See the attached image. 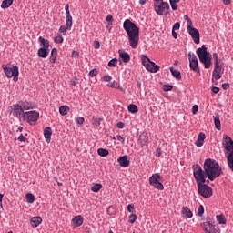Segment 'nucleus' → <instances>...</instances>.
I'll list each match as a JSON object with an SVG mask.
<instances>
[{
	"label": "nucleus",
	"mask_w": 233,
	"mask_h": 233,
	"mask_svg": "<svg viewBox=\"0 0 233 233\" xmlns=\"http://www.w3.org/2000/svg\"><path fill=\"white\" fill-rule=\"evenodd\" d=\"M137 219V215H136V214H131V215L129 216L128 222L131 223V224H133V223H136Z\"/></svg>",
	"instance_id": "nucleus-43"
},
{
	"label": "nucleus",
	"mask_w": 233,
	"mask_h": 233,
	"mask_svg": "<svg viewBox=\"0 0 233 233\" xmlns=\"http://www.w3.org/2000/svg\"><path fill=\"white\" fill-rule=\"evenodd\" d=\"M19 106H21V108H23V110H32V108H34V104H32V102H28L26 100L25 101H20Z\"/></svg>",
	"instance_id": "nucleus-18"
},
{
	"label": "nucleus",
	"mask_w": 233,
	"mask_h": 233,
	"mask_svg": "<svg viewBox=\"0 0 233 233\" xmlns=\"http://www.w3.org/2000/svg\"><path fill=\"white\" fill-rule=\"evenodd\" d=\"M18 141H20L21 143H25L26 141V137H25V136L23 134H21L19 137H18Z\"/></svg>",
	"instance_id": "nucleus-56"
},
{
	"label": "nucleus",
	"mask_w": 233,
	"mask_h": 233,
	"mask_svg": "<svg viewBox=\"0 0 233 233\" xmlns=\"http://www.w3.org/2000/svg\"><path fill=\"white\" fill-rule=\"evenodd\" d=\"M4 68V72L6 77H13V81L17 82L19 81V67L17 66H14L13 67H8L5 65L2 66Z\"/></svg>",
	"instance_id": "nucleus-7"
},
{
	"label": "nucleus",
	"mask_w": 233,
	"mask_h": 233,
	"mask_svg": "<svg viewBox=\"0 0 233 233\" xmlns=\"http://www.w3.org/2000/svg\"><path fill=\"white\" fill-rule=\"evenodd\" d=\"M187 32L189 35H191L194 43H196V45H199V31L192 25H189L187 27Z\"/></svg>",
	"instance_id": "nucleus-13"
},
{
	"label": "nucleus",
	"mask_w": 233,
	"mask_h": 233,
	"mask_svg": "<svg viewBox=\"0 0 233 233\" xmlns=\"http://www.w3.org/2000/svg\"><path fill=\"white\" fill-rule=\"evenodd\" d=\"M222 145L225 150H227L228 155L229 152H233V141H232V138L228 137V135H224Z\"/></svg>",
	"instance_id": "nucleus-12"
},
{
	"label": "nucleus",
	"mask_w": 233,
	"mask_h": 233,
	"mask_svg": "<svg viewBox=\"0 0 233 233\" xmlns=\"http://www.w3.org/2000/svg\"><path fill=\"white\" fill-rule=\"evenodd\" d=\"M68 112H70V107L67 106H61L59 107V113L61 114V116H66V114H68Z\"/></svg>",
	"instance_id": "nucleus-31"
},
{
	"label": "nucleus",
	"mask_w": 233,
	"mask_h": 233,
	"mask_svg": "<svg viewBox=\"0 0 233 233\" xmlns=\"http://www.w3.org/2000/svg\"><path fill=\"white\" fill-rule=\"evenodd\" d=\"M198 110H199V106L198 105H194L192 107V114H198Z\"/></svg>",
	"instance_id": "nucleus-55"
},
{
	"label": "nucleus",
	"mask_w": 233,
	"mask_h": 233,
	"mask_svg": "<svg viewBox=\"0 0 233 233\" xmlns=\"http://www.w3.org/2000/svg\"><path fill=\"white\" fill-rule=\"evenodd\" d=\"M56 57H57V48H53L51 51L50 58H49L50 63H56Z\"/></svg>",
	"instance_id": "nucleus-30"
},
{
	"label": "nucleus",
	"mask_w": 233,
	"mask_h": 233,
	"mask_svg": "<svg viewBox=\"0 0 233 233\" xmlns=\"http://www.w3.org/2000/svg\"><path fill=\"white\" fill-rule=\"evenodd\" d=\"M117 141H120L122 145H125V137H121V135L116 136Z\"/></svg>",
	"instance_id": "nucleus-57"
},
{
	"label": "nucleus",
	"mask_w": 233,
	"mask_h": 233,
	"mask_svg": "<svg viewBox=\"0 0 233 233\" xmlns=\"http://www.w3.org/2000/svg\"><path fill=\"white\" fill-rule=\"evenodd\" d=\"M97 154H98V156H101V157H106V156H108L109 152L107 149L99 148L97 150Z\"/></svg>",
	"instance_id": "nucleus-36"
},
{
	"label": "nucleus",
	"mask_w": 233,
	"mask_h": 233,
	"mask_svg": "<svg viewBox=\"0 0 233 233\" xmlns=\"http://www.w3.org/2000/svg\"><path fill=\"white\" fill-rule=\"evenodd\" d=\"M179 28H181V24L179 22H177L174 24L172 30L176 31V30H179Z\"/></svg>",
	"instance_id": "nucleus-50"
},
{
	"label": "nucleus",
	"mask_w": 233,
	"mask_h": 233,
	"mask_svg": "<svg viewBox=\"0 0 233 233\" xmlns=\"http://www.w3.org/2000/svg\"><path fill=\"white\" fill-rule=\"evenodd\" d=\"M55 43L61 45L65 39L63 38V35H59L54 38Z\"/></svg>",
	"instance_id": "nucleus-42"
},
{
	"label": "nucleus",
	"mask_w": 233,
	"mask_h": 233,
	"mask_svg": "<svg viewBox=\"0 0 233 233\" xmlns=\"http://www.w3.org/2000/svg\"><path fill=\"white\" fill-rule=\"evenodd\" d=\"M31 227H34L35 228H37L40 223H43V218L41 217H33L31 218Z\"/></svg>",
	"instance_id": "nucleus-21"
},
{
	"label": "nucleus",
	"mask_w": 233,
	"mask_h": 233,
	"mask_svg": "<svg viewBox=\"0 0 233 233\" xmlns=\"http://www.w3.org/2000/svg\"><path fill=\"white\" fill-rule=\"evenodd\" d=\"M197 56H198L200 63H203L204 68H210L212 66V55L207 51V46L202 45L197 49Z\"/></svg>",
	"instance_id": "nucleus-3"
},
{
	"label": "nucleus",
	"mask_w": 233,
	"mask_h": 233,
	"mask_svg": "<svg viewBox=\"0 0 233 233\" xmlns=\"http://www.w3.org/2000/svg\"><path fill=\"white\" fill-rule=\"evenodd\" d=\"M127 212H130L131 214H134V212H136V208H134V205L129 204L127 206Z\"/></svg>",
	"instance_id": "nucleus-48"
},
{
	"label": "nucleus",
	"mask_w": 233,
	"mask_h": 233,
	"mask_svg": "<svg viewBox=\"0 0 233 233\" xmlns=\"http://www.w3.org/2000/svg\"><path fill=\"white\" fill-rule=\"evenodd\" d=\"M14 3V0H4L1 4V8H3V10H6V8H10V6H12Z\"/></svg>",
	"instance_id": "nucleus-28"
},
{
	"label": "nucleus",
	"mask_w": 233,
	"mask_h": 233,
	"mask_svg": "<svg viewBox=\"0 0 233 233\" xmlns=\"http://www.w3.org/2000/svg\"><path fill=\"white\" fill-rule=\"evenodd\" d=\"M66 15H70V5L67 4L65 6Z\"/></svg>",
	"instance_id": "nucleus-60"
},
{
	"label": "nucleus",
	"mask_w": 233,
	"mask_h": 233,
	"mask_svg": "<svg viewBox=\"0 0 233 233\" xmlns=\"http://www.w3.org/2000/svg\"><path fill=\"white\" fill-rule=\"evenodd\" d=\"M66 30H68V29L64 25H61L60 28H59L60 34H63L64 35H66Z\"/></svg>",
	"instance_id": "nucleus-53"
},
{
	"label": "nucleus",
	"mask_w": 233,
	"mask_h": 233,
	"mask_svg": "<svg viewBox=\"0 0 233 233\" xmlns=\"http://www.w3.org/2000/svg\"><path fill=\"white\" fill-rule=\"evenodd\" d=\"M38 57H42V59H46L48 57V54H50V49L40 47L38 49Z\"/></svg>",
	"instance_id": "nucleus-19"
},
{
	"label": "nucleus",
	"mask_w": 233,
	"mask_h": 233,
	"mask_svg": "<svg viewBox=\"0 0 233 233\" xmlns=\"http://www.w3.org/2000/svg\"><path fill=\"white\" fill-rule=\"evenodd\" d=\"M71 56H72V57L77 58V57H79V52L73 51Z\"/></svg>",
	"instance_id": "nucleus-64"
},
{
	"label": "nucleus",
	"mask_w": 233,
	"mask_h": 233,
	"mask_svg": "<svg viewBox=\"0 0 233 233\" xmlns=\"http://www.w3.org/2000/svg\"><path fill=\"white\" fill-rule=\"evenodd\" d=\"M40 45L42 46V48H46L47 50H50V41H48L47 39L43 38L42 36H40L38 38Z\"/></svg>",
	"instance_id": "nucleus-23"
},
{
	"label": "nucleus",
	"mask_w": 233,
	"mask_h": 233,
	"mask_svg": "<svg viewBox=\"0 0 233 233\" xmlns=\"http://www.w3.org/2000/svg\"><path fill=\"white\" fill-rule=\"evenodd\" d=\"M89 76L91 77H96L97 76V69H92L91 71H89Z\"/></svg>",
	"instance_id": "nucleus-52"
},
{
	"label": "nucleus",
	"mask_w": 233,
	"mask_h": 233,
	"mask_svg": "<svg viewBox=\"0 0 233 233\" xmlns=\"http://www.w3.org/2000/svg\"><path fill=\"white\" fill-rule=\"evenodd\" d=\"M211 90L213 94H219V87L218 86H213Z\"/></svg>",
	"instance_id": "nucleus-62"
},
{
	"label": "nucleus",
	"mask_w": 233,
	"mask_h": 233,
	"mask_svg": "<svg viewBox=\"0 0 233 233\" xmlns=\"http://www.w3.org/2000/svg\"><path fill=\"white\" fill-rule=\"evenodd\" d=\"M203 214H205V208L203 207V205H200L198 208V216L199 218H203Z\"/></svg>",
	"instance_id": "nucleus-41"
},
{
	"label": "nucleus",
	"mask_w": 233,
	"mask_h": 233,
	"mask_svg": "<svg viewBox=\"0 0 233 233\" xmlns=\"http://www.w3.org/2000/svg\"><path fill=\"white\" fill-rule=\"evenodd\" d=\"M76 123L78 125H83V123H85V117H83V116L76 117Z\"/></svg>",
	"instance_id": "nucleus-51"
},
{
	"label": "nucleus",
	"mask_w": 233,
	"mask_h": 233,
	"mask_svg": "<svg viewBox=\"0 0 233 233\" xmlns=\"http://www.w3.org/2000/svg\"><path fill=\"white\" fill-rule=\"evenodd\" d=\"M170 72L173 77H175L178 81H181L182 77H181V72H179V70L174 69V67H170Z\"/></svg>",
	"instance_id": "nucleus-27"
},
{
	"label": "nucleus",
	"mask_w": 233,
	"mask_h": 233,
	"mask_svg": "<svg viewBox=\"0 0 233 233\" xmlns=\"http://www.w3.org/2000/svg\"><path fill=\"white\" fill-rule=\"evenodd\" d=\"M102 80L105 82V83H110V81H112V76H104L102 77Z\"/></svg>",
	"instance_id": "nucleus-49"
},
{
	"label": "nucleus",
	"mask_w": 233,
	"mask_h": 233,
	"mask_svg": "<svg viewBox=\"0 0 233 233\" xmlns=\"http://www.w3.org/2000/svg\"><path fill=\"white\" fill-rule=\"evenodd\" d=\"M181 0H169L172 10H177V3Z\"/></svg>",
	"instance_id": "nucleus-40"
},
{
	"label": "nucleus",
	"mask_w": 233,
	"mask_h": 233,
	"mask_svg": "<svg viewBox=\"0 0 233 233\" xmlns=\"http://www.w3.org/2000/svg\"><path fill=\"white\" fill-rule=\"evenodd\" d=\"M141 61L142 65L148 70V72H151L152 74L159 72V65L151 61L146 55H142Z\"/></svg>",
	"instance_id": "nucleus-5"
},
{
	"label": "nucleus",
	"mask_w": 233,
	"mask_h": 233,
	"mask_svg": "<svg viewBox=\"0 0 233 233\" xmlns=\"http://www.w3.org/2000/svg\"><path fill=\"white\" fill-rule=\"evenodd\" d=\"M154 9L158 15H167L168 10H170V5L167 2H162L160 4H154Z\"/></svg>",
	"instance_id": "nucleus-8"
},
{
	"label": "nucleus",
	"mask_w": 233,
	"mask_h": 233,
	"mask_svg": "<svg viewBox=\"0 0 233 233\" xmlns=\"http://www.w3.org/2000/svg\"><path fill=\"white\" fill-rule=\"evenodd\" d=\"M188 59H189V67L193 72H197V74H201L199 71V64L198 63V56L193 52L188 53Z\"/></svg>",
	"instance_id": "nucleus-11"
},
{
	"label": "nucleus",
	"mask_w": 233,
	"mask_h": 233,
	"mask_svg": "<svg viewBox=\"0 0 233 233\" xmlns=\"http://www.w3.org/2000/svg\"><path fill=\"white\" fill-rule=\"evenodd\" d=\"M214 123L217 130H221V120L219 119V116L214 117Z\"/></svg>",
	"instance_id": "nucleus-35"
},
{
	"label": "nucleus",
	"mask_w": 233,
	"mask_h": 233,
	"mask_svg": "<svg viewBox=\"0 0 233 233\" xmlns=\"http://www.w3.org/2000/svg\"><path fill=\"white\" fill-rule=\"evenodd\" d=\"M106 21L107 23H113V21H114V16H112V15H107Z\"/></svg>",
	"instance_id": "nucleus-58"
},
{
	"label": "nucleus",
	"mask_w": 233,
	"mask_h": 233,
	"mask_svg": "<svg viewBox=\"0 0 233 233\" xmlns=\"http://www.w3.org/2000/svg\"><path fill=\"white\" fill-rule=\"evenodd\" d=\"M206 233H218L216 229V225L210 223V221H206L202 225Z\"/></svg>",
	"instance_id": "nucleus-15"
},
{
	"label": "nucleus",
	"mask_w": 233,
	"mask_h": 233,
	"mask_svg": "<svg viewBox=\"0 0 233 233\" xmlns=\"http://www.w3.org/2000/svg\"><path fill=\"white\" fill-rule=\"evenodd\" d=\"M123 28L128 36V42L131 48H137L139 45V27L130 19H126L123 24Z\"/></svg>",
	"instance_id": "nucleus-1"
},
{
	"label": "nucleus",
	"mask_w": 233,
	"mask_h": 233,
	"mask_svg": "<svg viewBox=\"0 0 233 233\" xmlns=\"http://www.w3.org/2000/svg\"><path fill=\"white\" fill-rule=\"evenodd\" d=\"M27 203H34L35 201V197L32 193H27L25 196Z\"/></svg>",
	"instance_id": "nucleus-37"
},
{
	"label": "nucleus",
	"mask_w": 233,
	"mask_h": 233,
	"mask_svg": "<svg viewBox=\"0 0 233 233\" xmlns=\"http://www.w3.org/2000/svg\"><path fill=\"white\" fill-rule=\"evenodd\" d=\"M128 112H131V114H137V112H139V108H137V106H136L135 104H130L127 106Z\"/></svg>",
	"instance_id": "nucleus-33"
},
{
	"label": "nucleus",
	"mask_w": 233,
	"mask_h": 233,
	"mask_svg": "<svg viewBox=\"0 0 233 233\" xmlns=\"http://www.w3.org/2000/svg\"><path fill=\"white\" fill-rule=\"evenodd\" d=\"M116 127H117V128H125V123H123V122H118L117 124H116Z\"/></svg>",
	"instance_id": "nucleus-63"
},
{
	"label": "nucleus",
	"mask_w": 233,
	"mask_h": 233,
	"mask_svg": "<svg viewBox=\"0 0 233 233\" xmlns=\"http://www.w3.org/2000/svg\"><path fill=\"white\" fill-rule=\"evenodd\" d=\"M138 141L142 147H145V145L148 143V136H147V134L140 135Z\"/></svg>",
	"instance_id": "nucleus-29"
},
{
	"label": "nucleus",
	"mask_w": 233,
	"mask_h": 233,
	"mask_svg": "<svg viewBox=\"0 0 233 233\" xmlns=\"http://www.w3.org/2000/svg\"><path fill=\"white\" fill-rule=\"evenodd\" d=\"M66 15V26L67 30H72V15Z\"/></svg>",
	"instance_id": "nucleus-32"
},
{
	"label": "nucleus",
	"mask_w": 233,
	"mask_h": 233,
	"mask_svg": "<svg viewBox=\"0 0 233 233\" xmlns=\"http://www.w3.org/2000/svg\"><path fill=\"white\" fill-rule=\"evenodd\" d=\"M203 141L198 140V138L197 139V141L195 142L196 147H201L203 146Z\"/></svg>",
	"instance_id": "nucleus-61"
},
{
	"label": "nucleus",
	"mask_w": 233,
	"mask_h": 233,
	"mask_svg": "<svg viewBox=\"0 0 233 233\" xmlns=\"http://www.w3.org/2000/svg\"><path fill=\"white\" fill-rule=\"evenodd\" d=\"M44 137L46 139V143H50L52 139V127H46L44 129Z\"/></svg>",
	"instance_id": "nucleus-20"
},
{
	"label": "nucleus",
	"mask_w": 233,
	"mask_h": 233,
	"mask_svg": "<svg viewBox=\"0 0 233 233\" xmlns=\"http://www.w3.org/2000/svg\"><path fill=\"white\" fill-rule=\"evenodd\" d=\"M193 176L195 177V181H197V185L204 184L207 181V173L203 171V168H201L199 164L193 165Z\"/></svg>",
	"instance_id": "nucleus-4"
},
{
	"label": "nucleus",
	"mask_w": 233,
	"mask_h": 233,
	"mask_svg": "<svg viewBox=\"0 0 233 233\" xmlns=\"http://www.w3.org/2000/svg\"><path fill=\"white\" fill-rule=\"evenodd\" d=\"M198 187V194H200V196H202V198H212V194H213V190L212 187H210V186L207 185V184H199L197 185Z\"/></svg>",
	"instance_id": "nucleus-9"
},
{
	"label": "nucleus",
	"mask_w": 233,
	"mask_h": 233,
	"mask_svg": "<svg viewBox=\"0 0 233 233\" xmlns=\"http://www.w3.org/2000/svg\"><path fill=\"white\" fill-rule=\"evenodd\" d=\"M102 188H103V185H101V184H95L91 187V190H92V192H99V190H101Z\"/></svg>",
	"instance_id": "nucleus-38"
},
{
	"label": "nucleus",
	"mask_w": 233,
	"mask_h": 233,
	"mask_svg": "<svg viewBox=\"0 0 233 233\" xmlns=\"http://www.w3.org/2000/svg\"><path fill=\"white\" fill-rule=\"evenodd\" d=\"M213 58L215 60V66H214L213 72L221 74V70H223V67L221 66H219V55L218 53H213Z\"/></svg>",
	"instance_id": "nucleus-16"
},
{
	"label": "nucleus",
	"mask_w": 233,
	"mask_h": 233,
	"mask_svg": "<svg viewBox=\"0 0 233 233\" xmlns=\"http://www.w3.org/2000/svg\"><path fill=\"white\" fill-rule=\"evenodd\" d=\"M228 167L230 168L231 172H233V151L229 152L227 156Z\"/></svg>",
	"instance_id": "nucleus-24"
},
{
	"label": "nucleus",
	"mask_w": 233,
	"mask_h": 233,
	"mask_svg": "<svg viewBox=\"0 0 233 233\" xmlns=\"http://www.w3.org/2000/svg\"><path fill=\"white\" fill-rule=\"evenodd\" d=\"M117 161H118L120 167H123L124 168L130 167V160H128V156L120 157L117 159Z\"/></svg>",
	"instance_id": "nucleus-17"
},
{
	"label": "nucleus",
	"mask_w": 233,
	"mask_h": 233,
	"mask_svg": "<svg viewBox=\"0 0 233 233\" xmlns=\"http://www.w3.org/2000/svg\"><path fill=\"white\" fill-rule=\"evenodd\" d=\"M217 221L219 225H227V219L223 215H217Z\"/></svg>",
	"instance_id": "nucleus-34"
},
{
	"label": "nucleus",
	"mask_w": 233,
	"mask_h": 233,
	"mask_svg": "<svg viewBox=\"0 0 233 233\" xmlns=\"http://www.w3.org/2000/svg\"><path fill=\"white\" fill-rule=\"evenodd\" d=\"M93 119H94L93 125H95L96 127H99V125H101V118L93 116Z\"/></svg>",
	"instance_id": "nucleus-46"
},
{
	"label": "nucleus",
	"mask_w": 233,
	"mask_h": 233,
	"mask_svg": "<svg viewBox=\"0 0 233 233\" xmlns=\"http://www.w3.org/2000/svg\"><path fill=\"white\" fill-rule=\"evenodd\" d=\"M205 138H206V136H205V133H203V132L199 133V135L198 136V141L205 142Z\"/></svg>",
	"instance_id": "nucleus-47"
},
{
	"label": "nucleus",
	"mask_w": 233,
	"mask_h": 233,
	"mask_svg": "<svg viewBox=\"0 0 233 233\" xmlns=\"http://www.w3.org/2000/svg\"><path fill=\"white\" fill-rule=\"evenodd\" d=\"M204 170L207 177L209 181H214L217 177H219L223 174V169L216 160L208 158L204 162Z\"/></svg>",
	"instance_id": "nucleus-2"
},
{
	"label": "nucleus",
	"mask_w": 233,
	"mask_h": 233,
	"mask_svg": "<svg viewBox=\"0 0 233 233\" xmlns=\"http://www.w3.org/2000/svg\"><path fill=\"white\" fill-rule=\"evenodd\" d=\"M184 19L185 21H187V26L188 28V26H192V20H190V17H188L187 15H184Z\"/></svg>",
	"instance_id": "nucleus-45"
},
{
	"label": "nucleus",
	"mask_w": 233,
	"mask_h": 233,
	"mask_svg": "<svg viewBox=\"0 0 233 233\" xmlns=\"http://www.w3.org/2000/svg\"><path fill=\"white\" fill-rule=\"evenodd\" d=\"M119 56L123 60V63H128L130 61V55L128 53L121 52V50H119Z\"/></svg>",
	"instance_id": "nucleus-25"
},
{
	"label": "nucleus",
	"mask_w": 233,
	"mask_h": 233,
	"mask_svg": "<svg viewBox=\"0 0 233 233\" xmlns=\"http://www.w3.org/2000/svg\"><path fill=\"white\" fill-rule=\"evenodd\" d=\"M117 85L118 83L113 81L111 84H108L107 86H109L110 88H116Z\"/></svg>",
	"instance_id": "nucleus-59"
},
{
	"label": "nucleus",
	"mask_w": 233,
	"mask_h": 233,
	"mask_svg": "<svg viewBox=\"0 0 233 233\" xmlns=\"http://www.w3.org/2000/svg\"><path fill=\"white\" fill-rule=\"evenodd\" d=\"M182 214L185 216V218H192V216H194V214L192 213V211L190 210V208H188V207H183L182 208Z\"/></svg>",
	"instance_id": "nucleus-26"
},
{
	"label": "nucleus",
	"mask_w": 233,
	"mask_h": 233,
	"mask_svg": "<svg viewBox=\"0 0 233 233\" xmlns=\"http://www.w3.org/2000/svg\"><path fill=\"white\" fill-rule=\"evenodd\" d=\"M23 121H26L29 125H35L39 120V112L36 110L26 111L22 115Z\"/></svg>",
	"instance_id": "nucleus-6"
},
{
	"label": "nucleus",
	"mask_w": 233,
	"mask_h": 233,
	"mask_svg": "<svg viewBox=\"0 0 233 233\" xmlns=\"http://www.w3.org/2000/svg\"><path fill=\"white\" fill-rule=\"evenodd\" d=\"M85 219L83 218V217L81 215H78L75 218H73L72 221H73V225H75V227H81V225H83V221Z\"/></svg>",
	"instance_id": "nucleus-22"
},
{
	"label": "nucleus",
	"mask_w": 233,
	"mask_h": 233,
	"mask_svg": "<svg viewBox=\"0 0 233 233\" xmlns=\"http://www.w3.org/2000/svg\"><path fill=\"white\" fill-rule=\"evenodd\" d=\"M107 66H109L110 68H114V67L117 66V58L111 59L108 62Z\"/></svg>",
	"instance_id": "nucleus-39"
},
{
	"label": "nucleus",
	"mask_w": 233,
	"mask_h": 233,
	"mask_svg": "<svg viewBox=\"0 0 233 233\" xmlns=\"http://www.w3.org/2000/svg\"><path fill=\"white\" fill-rule=\"evenodd\" d=\"M12 114L14 117H17V119H20V117H23V114H25V111L19 104H14Z\"/></svg>",
	"instance_id": "nucleus-14"
},
{
	"label": "nucleus",
	"mask_w": 233,
	"mask_h": 233,
	"mask_svg": "<svg viewBox=\"0 0 233 233\" xmlns=\"http://www.w3.org/2000/svg\"><path fill=\"white\" fill-rule=\"evenodd\" d=\"M212 77L213 79H216V81H219V78L221 77V73H217L216 71H213Z\"/></svg>",
	"instance_id": "nucleus-44"
},
{
	"label": "nucleus",
	"mask_w": 233,
	"mask_h": 233,
	"mask_svg": "<svg viewBox=\"0 0 233 233\" xmlns=\"http://www.w3.org/2000/svg\"><path fill=\"white\" fill-rule=\"evenodd\" d=\"M161 180V176L157 173L153 174L149 177V185L157 188V190H165V186L163 183L159 182Z\"/></svg>",
	"instance_id": "nucleus-10"
},
{
	"label": "nucleus",
	"mask_w": 233,
	"mask_h": 233,
	"mask_svg": "<svg viewBox=\"0 0 233 233\" xmlns=\"http://www.w3.org/2000/svg\"><path fill=\"white\" fill-rule=\"evenodd\" d=\"M173 86L170 85H164V92H170L172 90Z\"/></svg>",
	"instance_id": "nucleus-54"
}]
</instances>
